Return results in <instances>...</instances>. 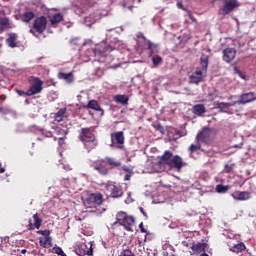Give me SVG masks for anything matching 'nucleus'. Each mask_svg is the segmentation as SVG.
<instances>
[{
  "instance_id": "1",
  "label": "nucleus",
  "mask_w": 256,
  "mask_h": 256,
  "mask_svg": "<svg viewBox=\"0 0 256 256\" xmlns=\"http://www.w3.org/2000/svg\"><path fill=\"white\" fill-rule=\"evenodd\" d=\"M86 57H90L94 55V61H98V63H104L106 67H115L113 63L117 60V55H119V50L116 47L113 48L111 45H107V43L102 42L97 45L94 49L86 50Z\"/></svg>"
},
{
  "instance_id": "2",
  "label": "nucleus",
  "mask_w": 256,
  "mask_h": 256,
  "mask_svg": "<svg viewBox=\"0 0 256 256\" xmlns=\"http://www.w3.org/2000/svg\"><path fill=\"white\" fill-rule=\"evenodd\" d=\"M209 67V56L202 54L200 57V67L196 69L190 76V83L199 84L203 81V77L207 75V68Z\"/></svg>"
},
{
  "instance_id": "3",
  "label": "nucleus",
  "mask_w": 256,
  "mask_h": 256,
  "mask_svg": "<svg viewBox=\"0 0 256 256\" xmlns=\"http://www.w3.org/2000/svg\"><path fill=\"white\" fill-rule=\"evenodd\" d=\"M80 139L88 151H91V149H95L97 147V140H95V135L89 128H82Z\"/></svg>"
},
{
  "instance_id": "4",
  "label": "nucleus",
  "mask_w": 256,
  "mask_h": 256,
  "mask_svg": "<svg viewBox=\"0 0 256 256\" xmlns=\"http://www.w3.org/2000/svg\"><path fill=\"white\" fill-rule=\"evenodd\" d=\"M214 139H215V132H213L211 128H204L196 136V141L198 143H205L206 145H211Z\"/></svg>"
},
{
  "instance_id": "5",
  "label": "nucleus",
  "mask_w": 256,
  "mask_h": 256,
  "mask_svg": "<svg viewBox=\"0 0 256 256\" xmlns=\"http://www.w3.org/2000/svg\"><path fill=\"white\" fill-rule=\"evenodd\" d=\"M43 91V81L37 77L30 78V87L26 91V96L31 97V95H37Z\"/></svg>"
},
{
  "instance_id": "6",
  "label": "nucleus",
  "mask_w": 256,
  "mask_h": 256,
  "mask_svg": "<svg viewBox=\"0 0 256 256\" xmlns=\"http://www.w3.org/2000/svg\"><path fill=\"white\" fill-rule=\"evenodd\" d=\"M83 203L88 209H93L103 203V196L99 193L88 194Z\"/></svg>"
},
{
  "instance_id": "7",
  "label": "nucleus",
  "mask_w": 256,
  "mask_h": 256,
  "mask_svg": "<svg viewBox=\"0 0 256 256\" xmlns=\"http://www.w3.org/2000/svg\"><path fill=\"white\" fill-rule=\"evenodd\" d=\"M46 27H47V18H45L44 16L38 17L35 19L33 28L30 29V33H32V35H35V37H37V35H41V33L45 31Z\"/></svg>"
},
{
  "instance_id": "8",
  "label": "nucleus",
  "mask_w": 256,
  "mask_h": 256,
  "mask_svg": "<svg viewBox=\"0 0 256 256\" xmlns=\"http://www.w3.org/2000/svg\"><path fill=\"white\" fill-rule=\"evenodd\" d=\"M123 143H125V136H123V132L120 131L115 134H111L110 147L112 149H123Z\"/></svg>"
},
{
  "instance_id": "9",
  "label": "nucleus",
  "mask_w": 256,
  "mask_h": 256,
  "mask_svg": "<svg viewBox=\"0 0 256 256\" xmlns=\"http://www.w3.org/2000/svg\"><path fill=\"white\" fill-rule=\"evenodd\" d=\"M75 253L79 256L93 255V244L91 242L81 243L75 248Z\"/></svg>"
},
{
  "instance_id": "10",
  "label": "nucleus",
  "mask_w": 256,
  "mask_h": 256,
  "mask_svg": "<svg viewBox=\"0 0 256 256\" xmlns=\"http://www.w3.org/2000/svg\"><path fill=\"white\" fill-rule=\"evenodd\" d=\"M102 17H107V10H97L94 14L84 18V23L87 27H91L93 23H97Z\"/></svg>"
},
{
  "instance_id": "11",
  "label": "nucleus",
  "mask_w": 256,
  "mask_h": 256,
  "mask_svg": "<svg viewBox=\"0 0 256 256\" xmlns=\"http://www.w3.org/2000/svg\"><path fill=\"white\" fill-rule=\"evenodd\" d=\"M239 6V1L237 0H224V5L220 9L221 15H229Z\"/></svg>"
},
{
  "instance_id": "12",
  "label": "nucleus",
  "mask_w": 256,
  "mask_h": 256,
  "mask_svg": "<svg viewBox=\"0 0 256 256\" xmlns=\"http://www.w3.org/2000/svg\"><path fill=\"white\" fill-rule=\"evenodd\" d=\"M95 3H97V0H84L80 6L77 5L74 8V12L76 13V15H83V13H85L86 11L89 10V7H93V5H95Z\"/></svg>"
},
{
  "instance_id": "13",
  "label": "nucleus",
  "mask_w": 256,
  "mask_h": 256,
  "mask_svg": "<svg viewBox=\"0 0 256 256\" xmlns=\"http://www.w3.org/2000/svg\"><path fill=\"white\" fill-rule=\"evenodd\" d=\"M106 191H108V193H110V197L113 198H118L123 195V190H121V187L116 186L113 183L106 185Z\"/></svg>"
},
{
  "instance_id": "14",
  "label": "nucleus",
  "mask_w": 256,
  "mask_h": 256,
  "mask_svg": "<svg viewBox=\"0 0 256 256\" xmlns=\"http://www.w3.org/2000/svg\"><path fill=\"white\" fill-rule=\"evenodd\" d=\"M256 96L253 92H248L240 95V99L236 101V105H247V103H251L252 101H255Z\"/></svg>"
},
{
  "instance_id": "15",
  "label": "nucleus",
  "mask_w": 256,
  "mask_h": 256,
  "mask_svg": "<svg viewBox=\"0 0 256 256\" xmlns=\"http://www.w3.org/2000/svg\"><path fill=\"white\" fill-rule=\"evenodd\" d=\"M184 165H185V162L183 161V158L176 155V156H172V160L168 167L170 169H176V171H181Z\"/></svg>"
},
{
  "instance_id": "16",
  "label": "nucleus",
  "mask_w": 256,
  "mask_h": 256,
  "mask_svg": "<svg viewBox=\"0 0 256 256\" xmlns=\"http://www.w3.org/2000/svg\"><path fill=\"white\" fill-rule=\"evenodd\" d=\"M236 56L237 50H235V48H226L223 50L222 59L225 61V63H231Z\"/></svg>"
},
{
  "instance_id": "17",
  "label": "nucleus",
  "mask_w": 256,
  "mask_h": 256,
  "mask_svg": "<svg viewBox=\"0 0 256 256\" xmlns=\"http://www.w3.org/2000/svg\"><path fill=\"white\" fill-rule=\"evenodd\" d=\"M173 159V153L170 151H165L164 154L160 157L158 163L162 167H169L171 165V161Z\"/></svg>"
},
{
  "instance_id": "18",
  "label": "nucleus",
  "mask_w": 256,
  "mask_h": 256,
  "mask_svg": "<svg viewBox=\"0 0 256 256\" xmlns=\"http://www.w3.org/2000/svg\"><path fill=\"white\" fill-rule=\"evenodd\" d=\"M118 225H122L126 231H133V225H135V218L133 216H126L122 222Z\"/></svg>"
},
{
  "instance_id": "19",
  "label": "nucleus",
  "mask_w": 256,
  "mask_h": 256,
  "mask_svg": "<svg viewBox=\"0 0 256 256\" xmlns=\"http://www.w3.org/2000/svg\"><path fill=\"white\" fill-rule=\"evenodd\" d=\"M147 43V51H148V57H153V55H157L159 53V44H155L151 42V40H146Z\"/></svg>"
},
{
  "instance_id": "20",
  "label": "nucleus",
  "mask_w": 256,
  "mask_h": 256,
  "mask_svg": "<svg viewBox=\"0 0 256 256\" xmlns=\"http://www.w3.org/2000/svg\"><path fill=\"white\" fill-rule=\"evenodd\" d=\"M232 197L235 201H248V199H251V193L247 191H237L232 193Z\"/></svg>"
},
{
  "instance_id": "21",
  "label": "nucleus",
  "mask_w": 256,
  "mask_h": 256,
  "mask_svg": "<svg viewBox=\"0 0 256 256\" xmlns=\"http://www.w3.org/2000/svg\"><path fill=\"white\" fill-rule=\"evenodd\" d=\"M95 171H98L100 175H107L109 173V170L107 169V164L105 161H100L93 165Z\"/></svg>"
},
{
  "instance_id": "22",
  "label": "nucleus",
  "mask_w": 256,
  "mask_h": 256,
  "mask_svg": "<svg viewBox=\"0 0 256 256\" xmlns=\"http://www.w3.org/2000/svg\"><path fill=\"white\" fill-rule=\"evenodd\" d=\"M39 243L41 247L50 249V247H53V238H51V236L40 237Z\"/></svg>"
},
{
  "instance_id": "23",
  "label": "nucleus",
  "mask_w": 256,
  "mask_h": 256,
  "mask_svg": "<svg viewBox=\"0 0 256 256\" xmlns=\"http://www.w3.org/2000/svg\"><path fill=\"white\" fill-rule=\"evenodd\" d=\"M236 103H227V102H217L216 109H220V113H227L229 107H235Z\"/></svg>"
},
{
  "instance_id": "24",
  "label": "nucleus",
  "mask_w": 256,
  "mask_h": 256,
  "mask_svg": "<svg viewBox=\"0 0 256 256\" xmlns=\"http://www.w3.org/2000/svg\"><path fill=\"white\" fill-rule=\"evenodd\" d=\"M115 103H120V105H128L129 104V96L118 94L114 96Z\"/></svg>"
},
{
  "instance_id": "25",
  "label": "nucleus",
  "mask_w": 256,
  "mask_h": 256,
  "mask_svg": "<svg viewBox=\"0 0 256 256\" xmlns=\"http://www.w3.org/2000/svg\"><path fill=\"white\" fill-rule=\"evenodd\" d=\"M206 112H207V109L203 104H196L193 106V113L198 117H201V115H203V113H206Z\"/></svg>"
},
{
  "instance_id": "26",
  "label": "nucleus",
  "mask_w": 256,
  "mask_h": 256,
  "mask_svg": "<svg viewBox=\"0 0 256 256\" xmlns=\"http://www.w3.org/2000/svg\"><path fill=\"white\" fill-rule=\"evenodd\" d=\"M205 247H206V244H205V243L193 244V245L191 246L192 253H194V254H197V253H205Z\"/></svg>"
},
{
  "instance_id": "27",
  "label": "nucleus",
  "mask_w": 256,
  "mask_h": 256,
  "mask_svg": "<svg viewBox=\"0 0 256 256\" xmlns=\"http://www.w3.org/2000/svg\"><path fill=\"white\" fill-rule=\"evenodd\" d=\"M127 216L128 215L125 212H118V214L116 215V221L114 223H112V229H115V227H117V225L122 223Z\"/></svg>"
},
{
  "instance_id": "28",
  "label": "nucleus",
  "mask_w": 256,
  "mask_h": 256,
  "mask_svg": "<svg viewBox=\"0 0 256 256\" xmlns=\"http://www.w3.org/2000/svg\"><path fill=\"white\" fill-rule=\"evenodd\" d=\"M246 247L245 244L243 242H240L238 244H234L233 246H231L229 248L230 251H232V253H241L242 251H245Z\"/></svg>"
},
{
  "instance_id": "29",
  "label": "nucleus",
  "mask_w": 256,
  "mask_h": 256,
  "mask_svg": "<svg viewBox=\"0 0 256 256\" xmlns=\"http://www.w3.org/2000/svg\"><path fill=\"white\" fill-rule=\"evenodd\" d=\"M59 79H62L63 81H66L67 83H72L74 78L72 73H63L60 72L58 74Z\"/></svg>"
},
{
  "instance_id": "30",
  "label": "nucleus",
  "mask_w": 256,
  "mask_h": 256,
  "mask_svg": "<svg viewBox=\"0 0 256 256\" xmlns=\"http://www.w3.org/2000/svg\"><path fill=\"white\" fill-rule=\"evenodd\" d=\"M88 109H93L94 111H101L103 114V109L99 106V103L96 100H90L87 104Z\"/></svg>"
},
{
  "instance_id": "31",
  "label": "nucleus",
  "mask_w": 256,
  "mask_h": 256,
  "mask_svg": "<svg viewBox=\"0 0 256 256\" xmlns=\"http://www.w3.org/2000/svg\"><path fill=\"white\" fill-rule=\"evenodd\" d=\"M63 21V15L61 13H56L50 18L51 25H57Z\"/></svg>"
},
{
  "instance_id": "32",
  "label": "nucleus",
  "mask_w": 256,
  "mask_h": 256,
  "mask_svg": "<svg viewBox=\"0 0 256 256\" xmlns=\"http://www.w3.org/2000/svg\"><path fill=\"white\" fill-rule=\"evenodd\" d=\"M0 113H2V115H11L13 117H17V113L8 106L0 107Z\"/></svg>"
},
{
  "instance_id": "33",
  "label": "nucleus",
  "mask_w": 256,
  "mask_h": 256,
  "mask_svg": "<svg viewBox=\"0 0 256 256\" xmlns=\"http://www.w3.org/2000/svg\"><path fill=\"white\" fill-rule=\"evenodd\" d=\"M6 41L10 47H17V34H10Z\"/></svg>"
},
{
  "instance_id": "34",
  "label": "nucleus",
  "mask_w": 256,
  "mask_h": 256,
  "mask_svg": "<svg viewBox=\"0 0 256 256\" xmlns=\"http://www.w3.org/2000/svg\"><path fill=\"white\" fill-rule=\"evenodd\" d=\"M66 111L67 110L65 108H61L54 116L55 121L61 123V121H63V119L65 118Z\"/></svg>"
},
{
  "instance_id": "35",
  "label": "nucleus",
  "mask_w": 256,
  "mask_h": 256,
  "mask_svg": "<svg viewBox=\"0 0 256 256\" xmlns=\"http://www.w3.org/2000/svg\"><path fill=\"white\" fill-rule=\"evenodd\" d=\"M150 58L152 59V63L154 67H159V65L163 63V58L158 54H154L153 56H150Z\"/></svg>"
},
{
  "instance_id": "36",
  "label": "nucleus",
  "mask_w": 256,
  "mask_h": 256,
  "mask_svg": "<svg viewBox=\"0 0 256 256\" xmlns=\"http://www.w3.org/2000/svg\"><path fill=\"white\" fill-rule=\"evenodd\" d=\"M135 0H123L121 2V6L124 8V9H129V11H131V9H133V2ZM138 3H141V0H138Z\"/></svg>"
},
{
  "instance_id": "37",
  "label": "nucleus",
  "mask_w": 256,
  "mask_h": 256,
  "mask_svg": "<svg viewBox=\"0 0 256 256\" xmlns=\"http://www.w3.org/2000/svg\"><path fill=\"white\" fill-rule=\"evenodd\" d=\"M35 17V14L33 12H26L21 16V19L24 23H29L31 19Z\"/></svg>"
},
{
  "instance_id": "38",
  "label": "nucleus",
  "mask_w": 256,
  "mask_h": 256,
  "mask_svg": "<svg viewBox=\"0 0 256 256\" xmlns=\"http://www.w3.org/2000/svg\"><path fill=\"white\" fill-rule=\"evenodd\" d=\"M106 161H107L108 165H110V167H121V162H119L115 158L107 157Z\"/></svg>"
},
{
  "instance_id": "39",
  "label": "nucleus",
  "mask_w": 256,
  "mask_h": 256,
  "mask_svg": "<svg viewBox=\"0 0 256 256\" xmlns=\"http://www.w3.org/2000/svg\"><path fill=\"white\" fill-rule=\"evenodd\" d=\"M9 29V18H4L0 20V32Z\"/></svg>"
},
{
  "instance_id": "40",
  "label": "nucleus",
  "mask_w": 256,
  "mask_h": 256,
  "mask_svg": "<svg viewBox=\"0 0 256 256\" xmlns=\"http://www.w3.org/2000/svg\"><path fill=\"white\" fill-rule=\"evenodd\" d=\"M186 19L184 23H197V19H195V16L191 13V11H188L185 15Z\"/></svg>"
},
{
  "instance_id": "41",
  "label": "nucleus",
  "mask_w": 256,
  "mask_h": 256,
  "mask_svg": "<svg viewBox=\"0 0 256 256\" xmlns=\"http://www.w3.org/2000/svg\"><path fill=\"white\" fill-rule=\"evenodd\" d=\"M33 220H34V227L36 229H39L41 227V223H43V220H41V218H39V214H34Z\"/></svg>"
},
{
  "instance_id": "42",
  "label": "nucleus",
  "mask_w": 256,
  "mask_h": 256,
  "mask_svg": "<svg viewBox=\"0 0 256 256\" xmlns=\"http://www.w3.org/2000/svg\"><path fill=\"white\" fill-rule=\"evenodd\" d=\"M229 191V186L218 184L216 186V193H227Z\"/></svg>"
},
{
  "instance_id": "43",
  "label": "nucleus",
  "mask_w": 256,
  "mask_h": 256,
  "mask_svg": "<svg viewBox=\"0 0 256 256\" xmlns=\"http://www.w3.org/2000/svg\"><path fill=\"white\" fill-rule=\"evenodd\" d=\"M233 69H234V73H236V75H239V77H240L241 79H243L244 81L247 79V75H245V74L243 73V71H241V70L239 69V67L235 66Z\"/></svg>"
},
{
  "instance_id": "44",
  "label": "nucleus",
  "mask_w": 256,
  "mask_h": 256,
  "mask_svg": "<svg viewBox=\"0 0 256 256\" xmlns=\"http://www.w3.org/2000/svg\"><path fill=\"white\" fill-rule=\"evenodd\" d=\"M54 253H56V255H60V256H67V254H65V252L63 251V248L56 246L53 248Z\"/></svg>"
},
{
  "instance_id": "45",
  "label": "nucleus",
  "mask_w": 256,
  "mask_h": 256,
  "mask_svg": "<svg viewBox=\"0 0 256 256\" xmlns=\"http://www.w3.org/2000/svg\"><path fill=\"white\" fill-rule=\"evenodd\" d=\"M199 149H201V144H192L190 147H189V150L191 151V153L195 152V151H199Z\"/></svg>"
},
{
  "instance_id": "46",
  "label": "nucleus",
  "mask_w": 256,
  "mask_h": 256,
  "mask_svg": "<svg viewBox=\"0 0 256 256\" xmlns=\"http://www.w3.org/2000/svg\"><path fill=\"white\" fill-rule=\"evenodd\" d=\"M38 235H43V237H51V231L49 230H38Z\"/></svg>"
},
{
  "instance_id": "47",
  "label": "nucleus",
  "mask_w": 256,
  "mask_h": 256,
  "mask_svg": "<svg viewBox=\"0 0 256 256\" xmlns=\"http://www.w3.org/2000/svg\"><path fill=\"white\" fill-rule=\"evenodd\" d=\"M119 256H135V254L131 250L126 249Z\"/></svg>"
},
{
  "instance_id": "48",
  "label": "nucleus",
  "mask_w": 256,
  "mask_h": 256,
  "mask_svg": "<svg viewBox=\"0 0 256 256\" xmlns=\"http://www.w3.org/2000/svg\"><path fill=\"white\" fill-rule=\"evenodd\" d=\"M0 249L1 251H3L4 253H9V245L5 244V243H1L0 244Z\"/></svg>"
},
{
  "instance_id": "49",
  "label": "nucleus",
  "mask_w": 256,
  "mask_h": 256,
  "mask_svg": "<svg viewBox=\"0 0 256 256\" xmlns=\"http://www.w3.org/2000/svg\"><path fill=\"white\" fill-rule=\"evenodd\" d=\"M231 169L232 167L229 164L225 165L224 173H231Z\"/></svg>"
},
{
  "instance_id": "50",
  "label": "nucleus",
  "mask_w": 256,
  "mask_h": 256,
  "mask_svg": "<svg viewBox=\"0 0 256 256\" xmlns=\"http://www.w3.org/2000/svg\"><path fill=\"white\" fill-rule=\"evenodd\" d=\"M60 167H61L62 169H64L65 171H71V168L69 167V165L60 164Z\"/></svg>"
},
{
  "instance_id": "51",
  "label": "nucleus",
  "mask_w": 256,
  "mask_h": 256,
  "mask_svg": "<svg viewBox=\"0 0 256 256\" xmlns=\"http://www.w3.org/2000/svg\"><path fill=\"white\" fill-rule=\"evenodd\" d=\"M137 37H138L139 39H143V40L147 43V38L145 37V35H143V33H138V34H137Z\"/></svg>"
},
{
  "instance_id": "52",
  "label": "nucleus",
  "mask_w": 256,
  "mask_h": 256,
  "mask_svg": "<svg viewBox=\"0 0 256 256\" xmlns=\"http://www.w3.org/2000/svg\"><path fill=\"white\" fill-rule=\"evenodd\" d=\"M139 228H140L141 233H147V230L143 227V222H141L139 224Z\"/></svg>"
},
{
  "instance_id": "53",
  "label": "nucleus",
  "mask_w": 256,
  "mask_h": 256,
  "mask_svg": "<svg viewBox=\"0 0 256 256\" xmlns=\"http://www.w3.org/2000/svg\"><path fill=\"white\" fill-rule=\"evenodd\" d=\"M243 147V142L231 147V149H241Z\"/></svg>"
},
{
  "instance_id": "54",
  "label": "nucleus",
  "mask_w": 256,
  "mask_h": 256,
  "mask_svg": "<svg viewBox=\"0 0 256 256\" xmlns=\"http://www.w3.org/2000/svg\"><path fill=\"white\" fill-rule=\"evenodd\" d=\"M176 135H179V137H185L186 133L183 131H176Z\"/></svg>"
},
{
  "instance_id": "55",
  "label": "nucleus",
  "mask_w": 256,
  "mask_h": 256,
  "mask_svg": "<svg viewBox=\"0 0 256 256\" xmlns=\"http://www.w3.org/2000/svg\"><path fill=\"white\" fill-rule=\"evenodd\" d=\"M17 94L21 96L23 95H27V92L23 91V90H17Z\"/></svg>"
},
{
  "instance_id": "56",
  "label": "nucleus",
  "mask_w": 256,
  "mask_h": 256,
  "mask_svg": "<svg viewBox=\"0 0 256 256\" xmlns=\"http://www.w3.org/2000/svg\"><path fill=\"white\" fill-rule=\"evenodd\" d=\"M139 210H140V212L142 213V215H143L144 217H146V219H147V213L145 212V210L143 209V207H140Z\"/></svg>"
},
{
  "instance_id": "57",
  "label": "nucleus",
  "mask_w": 256,
  "mask_h": 256,
  "mask_svg": "<svg viewBox=\"0 0 256 256\" xmlns=\"http://www.w3.org/2000/svg\"><path fill=\"white\" fill-rule=\"evenodd\" d=\"M64 143H65V139L59 138L58 144H59V145H63Z\"/></svg>"
},
{
  "instance_id": "58",
  "label": "nucleus",
  "mask_w": 256,
  "mask_h": 256,
  "mask_svg": "<svg viewBox=\"0 0 256 256\" xmlns=\"http://www.w3.org/2000/svg\"><path fill=\"white\" fill-rule=\"evenodd\" d=\"M125 181H130L131 179V174H126L124 177Z\"/></svg>"
},
{
  "instance_id": "59",
  "label": "nucleus",
  "mask_w": 256,
  "mask_h": 256,
  "mask_svg": "<svg viewBox=\"0 0 256 256\" xmlns=\"http://www.w3.org/2000/svg\"><path fill=\"white\" fill-rule=\"evenodd\" d=\"M6 97L5 96H0V104L3 103L5 101Z\"/></svg>"
},
{
  "instance_id": "60",
  "label": "nucleus",
  "mask_w": 256,
  "mask_h": 256,
  "mask_svg": "<svg viewBox=\"0 0 256 256\" xmlns=\"http://www.w3.org/2000/svg\"><path fill=\"white\" fill-rule=\"evenodd\" d=\"M177 6H178L179 9H183V3L178 2V3H177Z\"/></svg>"
},
{
  "instance_id": "61",
  "label": "nucleus",
  "mask_w": 256,
  "mask_h": 256,
  "mask_svg": "<svg viewBox=\"0 0 256 256\" xmlns=\"http://www.w3.org/2000/svg\"><path fill=\"white\" fill-rule=\"evenodd\" d=\"M71 43H73V45H77V39L72 40Z\"/></svg>"
},
{
  "instance_id": "62",
  "label": "nucleus",
  "mask_w": 256,
  "mask_h": 256,
  "mask_svg": "<svg viewBox=\"0 0 256 256\" xmlns=\"http://www.w3.org/2000/svg\"><path fill=\"white\" fill-rule=\"evenodd\" d=\"M21 253H22L23 255H25V253H27V249H22V250H21Z\"/></svg>"
},
{
  "instance_id": "63",
  "label": "nucleus",
  "mask_w": 256,
  "mask_h": 256,
  "mask_svg": "<svg viewBox=\"0 0 256 256\" xmlns=\"http://www.w3.org/2000/svg\"><path fill=\"white\" fill-rule=\"evenodd\" d=\"M227 237H228V239H234L235 236H233V234H231V235H228Z\"/></svg>"
},
{
  "instance_id": "64",
  "label": "nucleus",
  "mask_w": 256,
  "mask_h": 256,
  "mask_svg": "<svg viewBox=\"0 0 256 256\" xmlns=\"http://www.w3.org/2000/svg\"><path fill=\"white\" fill-rule=\"evenodd\" d=\"M5 171V168H0V173H3Z\"/></svg>"
}]
</instances>
